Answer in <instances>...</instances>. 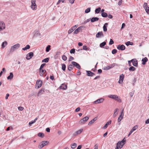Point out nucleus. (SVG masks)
I'll use <instances>...</instances> for the list:
<instances>
[{"instance_id":"nucleus-25","label":"nucleus","mask_w":149,"mask_h":149,"mask_svg":"<svg viewBox=\"0 0 149 149\" xmlns=\"http://www.w3.org/2000/svg\"><path fill=\"white\" fill-rule=\"evenodd\" d=\"M40 75L41 76H43L45 73L46 72V71L45 70L42 69L41 70H40Z\"/></svg>"},{"instance_id":"nucleus-50","label":"nucleus","mask_w":149,"mask_h":149,"mask_svg":"<svg viewBox=\"0 0 149 149\" xmlns=\"http://www.w3.org/2000/svg\"><path fill=\"white\" fill-rule=\"evenodd\" d=\"M62 58L63 60L65 61L67 60V58L65 55H63L62 56Z\"/></svg>"},{"instance_id":"nucleus-29","label":"nucleus","mask_w":149,"mask_h":149,"mask_svg":"<svg viewBox=\"0 0 149 149\" xmlns=\"http://www.w3.org/2000/svg\"><path fill=\"white\" fill-rule=\"evenodd\" d=\"M148 61V58L145 57L144 58H143L142 60V61L143 62L142 64L144 65L146 64V62Z\"/></svg>"},{"instance_id":"nucleus-23","label":"nucleus","mask_w":149,"mask_h":149,"mask_svg":"<svg viewBox=\"0 0 149 149\" xmlns=\"http://www.w3.org/2000/svg\"><path fill=\"white\" fill-rule=\"evenodd\" d=\"M108 25V23H105L104 25L103 26V31L104 32H106L107 31V27Z\"/></svg>"},{"instance_id":"nucleus-16","label":"nucleus","mask_w":149,"mask_h":149,"mask_svg":"<svg viewBox=\"0 0 149 149\" xmlns=\"http://www.w3.org/2000/svg\"><path fill=\"white\" fill-rule=\"evenodd\" d=\"M77 25H75L74 26H72L71 28H70L68 31V33L69 34L71 33L74 30H75L77 26Z\"/></svg>"},{"instance_id":"nucleus-12","label":"nucleus","mask_w":149,"mask_h":149,"mask_svg":"<svg viewBox=\"0 0 149 149\" xmlns=\"http://www.w3.org/2000/svg\"><path fill=\"white\" fill-rule=\"evenodd\" d=\"M131 62L132 63L133 65L135 67L138 66L137 61L136 59H133L131 60Z\"/></svg>"},{"instance_id":"nucleus-57","label":"nucleus","mask_w":149,"mask_h":149,"mask_svg":"<svg viewBox=\"0 0 149 149\" xmlns=\"http://www.w3.org/2000/svg\"><path fill=\"white\" fill-rule=\"evenodd\" d=\"M126 140H125L124 139L121 142L122 143L123 145H124L125 143Z\"/></svg>"},{"instance_id":"nucleus-44","label":"nucleus","mask_w":149,"mask_h":149,"mask_svg":"<svg viewBox=\"0 0 149 149\" xmlns=\"http://www.w3.org/2000/svg\"><path fill=\"white\" fill-rule=\"evenodd\" d=\"M83 49L84 50H85L87 51V50H89V48H88L87 46L85 45L83 46Z\"/></svg>"},{"instance_id":"nucleus-26","label":"nucleus","mask_w":149,"mask_h":149,"mask_svg":"<svg viewBox=\"0 0 149 149\" xmlns=\"http://www.w3.org/2000/svg\"><path fill=\"white\" fill-rule=\"evenodd\" d=\"M13 77V74L12 72L10 73V75L8 76L7 78L8 79H11Z\"/></svg>"},{"instance_id":"nucleus-33","label":"nucleus","mask_w":149,"mask_h":149,"mask_svg":"<svg viewBox=\"0 0 149 149\" xmlns=\"http://www.w3.org/2000/svg\"><path fill=\"white\" fill-rule=\"evenodd\" d=\"M101 10V8L98 7V8L96 9L95 10V12L96 13H98L100 12Z\"/></svg>"},{"instance_id":"nucleus-20","label":"nucleus","mask_w":149,"mask_h":149,"mask_svg":"<svg viewBox=\"0 0 149 149\" xmlns=\"http://www.w3.org/2000/svg\"><path fill=\"white\" fill-rule=\"evenodd\" d=\"M40 35V33L39 31L36 30L34 32V36L35 37H37L39 36Z\"/></svg>"},{"instance_id":"nucleus-37","label":"nucleus","mask_w":149,"mask_h":149,"mask_svg":"<svg viewBox=\"0 0 149 149\" xmlns=\"http://www.w3.org/2000/svg\"><path fill=\"white\" fill-rule=\"evenodd\" d=\"M136 70V68L133 66H131L129 68L130 71H134Z\"/></svg>"},{"instance_id":"nucleus-47","label":"nucleus","mask_w":149,"mask_h":149,"mask_svg":"<svg viewBox=\"0 0 149 149\" xmlns=\"http://www.w3.org/2000/svg\"><path fill=\"white\" fill-rule=\"evenodd\" d=\"M117 52V50L116 49H113L112 51V53L113 54H114L116 53Z\"/></svg>"},{"instance_id":"nucleus-9","label":"nucleus","mask_w":149,"mask_h":149,"mask_svg":"<svg viewBox=\"0 0 149 149\" xmlns=\"http://www.w3.org/2000/svg\"><path fill=\"white\" fill-rule=\"evenodd\" d=\"M117 48L118 50L123 51L125 49V47L123 45H119L118 46Z\"/></svg>"},{"instance_id":"nucleus-5","label":"nucleus","mask_w":149,"mask_h":149,"mask_svg":"<svg viewBox=\"0 0 149 149\" xmlns=\"http://www.w3.org/2000/svg\"><path fill=\"white\" fill-rule=\"evenodd\" d=\"M5 28V24L3 21H0V31L3 30Z\"/></svg>"},{"instance_id":"nucleus-15","label":"nucleus","mask_w":149,"mask_h":149,"mask_svg":"<svg viewBox=\"0 0 149 149\" xmlns=\"http://www.w3.org/2000/svg\"><path fill=\"white\" fill-rule=\"evenodd\" d=\"M83 131V129H81L74 133L73 135L74 136H76L81 134L82 132Z\"/></svg>"},{"instance_id":"nucleus-62","label":"nucleus","mask_w":149,"mask_h":149,"mask_svg":"<svg viewBox=\"0 0 149 149\" xmlns=\"http://www.w3.org/2000/svg\"><path fill=\"white\" fill-rule=\"evenodd\" d=\"M122 0H120L118 1V5L120 6L121 5V4L122 3Z\"/></svg>"},{"instance_id":"nucleus-28","label":"nucleus","mask_w":149,"mask_h":149,"mask_svg":"<svg viewBox=\"0 0 149 149\" xmlns=\"http://www.w3.org/2000/svg\"><path fill=\"white\" fill-rule=\"evenodd\" d=\"M111 121L110 120V121H109L103 127V128L104 129H106V128L107 127V126L108 125L111 124Z\"/></svg>"},{"instance_id":"nucleus-11","label":"nucleus","mask_w":149,"mask_h":149,"mask_svg":"<svg viewBox=\"0 0 149 149\" xmlns=\"http://www.w3.org/2000/svg\"><path fill=\"white\" fill-rule=\"evenodd\" d=\"M124 77V76L123 74H122L120 75L119 80L118 82L119 84H121L123 83Z\"/></svg>"},{"instance_id":"nucleus-19","label":"nucleus","mask_w":149,"mask_h":149,"mask_svg":"<svg viewBox=\"0 0 149 149\" xmlns=\"http://www.w3.org/2000/svg\"><path fill=\"white\" fill-rule=\"evenodd\" d=\"M45 92L44 88H42L39 91L38 94V96H39L42 94H43Z\"/></svg>"},{"instance_id":"nucleus-48","label":"nucleus","mask_w":149,"mask_h":149,"mask_svg":"<svg viewBox=\"0 0 149 149\" xmlns=\"http://www.w3.org/2000/svg\"><path fill=\"white\" fill-rule=\"evenodd\" d=\"M110 69V68L109 66H107L104 67V70H108Z\"/></svg>"},{"instance_id":"nucleus-31","label":"nucleus","mask_w":149,"mask_h":149,"mask_svg":"<svg viewBox=\"0 0 149 149\" xmlns=\"http://www.w3.org/2000/svg\"><path fill=\"white\" fill-rule=\"evenodd\" d=\"M7 45V42L5 41L3 42L1 45V47L2 49L4 48Z\"/></svg>"},{"instance_id":"nucleus-51","label":"nucleus","mask_w":149,"mask_h":149,"mask_svg":"<svg viewBox=\"0 0 149 149\" xmlns=\"http://www.w3.org/2000/svg\"><path fill=\"white\" fill-rule=\"evenodd\" d=\"M144 9H145V10H146V13L148 14H149V7H147L146 8H145Z\"/></svg>"},{"instance_id":"nucleus-27","label":"nucleus","mask_w":149,"mask_h":149,"mask_svg":"<svg viewBox=\"0 0 149 149\" xmlns=\"http://www.w3.org/2000/svg\"><path fill=\"white\" fill-rule=\"evenodd\" d=\"M74 68L73 65L72 64L69 65L68 67V70L69 71H70L72 70Z\"/></svg>"},{"instance_id":"nucleus-10","label":"nucleus","mask_w":149,"mask_h":149,"mask_svg":"<svg viewBox=\"0 0 149 149\" xmlns=\"http://www.w3.org/2000/svg\"><path fill=\"white\" fill-rule=\"evenodd\" d=\"M72 64L74 67L75 66V67L79 69H81V67L77 63L75 62L74 61H72L71 62Z\"/></svg>"},{"instance_id":"nucleus-1","label":"nucleus","mask_w":149,"mask_h":149,"mask_svg":"<svg viewBox=\"0 0 149 149\" xmlns=\"http://www.w3.org/2000/svg\"><path fill=\"white\" fill-rule=\"evenodd\" d=\"M109 98L113 99L119 102H121V100L119 97H118L117 95H110L108 96Z\"/></svg>"},{"instance_id":"nucleus-22","label":"nucleus","mask_w":149,"mask_h":149,"mask_svg":"<svg viewBox=\"0 0 149 149\" xmlns=\"http://www.w3.org/2000/svg\"><path fill=\"white\" fill-rule=\"evenodd\" d=\"M97 119V117H95L93 119L90 121L89 123H88V125H91Z\"/></svg>"},{"instance_id":"nucleus-32","label":"nucleus","mask_w":149,"mask_h":149,"mask_svg":"<svg viewBox=\"0 0 149 149\" xmlns=\"http://www.w3.org/2000/svg\"><path fill=\"white\" fill-rule=\"evenodd\" d=\"M106 42L105 41L103 42L100 45V47L101 48H104V46L106 45Z\"/></svg>"},{"instance_id":"nucleus-35","label":"nucleus","mask_w":149,"mask_h":149,"mask_svg":"<svg viewBox=\"0 0 149 149\" xmlns=\"http://www.w3.org/2000/svg\"><path fill=\"white\" fill-rule=\"evenodd\" d=\"M50 47L51 46L50 45H48L46 49V51L47 52H49V50H50Z\"/></svg>"},{"instance_id":"nucleus-38","label":"nucleus","mask_w":149,"mask_h":149,"mask_svg":"<svg viewBox=\"0 0 149 149\" xmlns=\"http://www.w3.org/2000/svg\"><path fill=\"white\" fill-rule=\"evenodd\" d=\"M62 69L63 71H65L66 69V65L65 64H62Z\"/></svg>"},{"instance_id":"nucleus-41","label":"nucleus","mask_w":149,"mask_h":149,"mask_svg":"<svg viewBox=\"0 0 149 149\" xmlns=\"http://www.w3.org/2000/svg\"><path fill=\"white\" fill-rule=\"evenodd\" d=\"M125 44L127 46L130 45H133V43L132 42H130V41H128L126 42Z\"/></svg>"},{"instance_id":"nucleus-54","label":"nucleus","mask_w":149,"mask_h":149,"mask_svg":"<svg viewBox=\"0 0 149 149\" xmlns=\"http://www.w3.org/2000/svg\"><path fill=\"white\" fill-rule=\"evenodd\" d=\"M134 93V91H132L131 92H130V96L131 97H132V96H133V95Z\"/></svg>"},{"instance_id":"nucleus-53","label":"nucleus","mask_w":149,"mask_h":149,"mask_svg":"<svg viewBox=\"0 0 149 149\" xmlns=\"http://www.w3.org/2000/svg\"><path fill=\"white\" fill-rule=\"evenodd\" d=\"M46 65L45 63H43L41 65L40 69V70H41L43 67Z\"/></svg>"},{"instance_id":"nucleus-21","label":"nucleus","mask_w":149,"mask_h":149,"mask_svg":"<svg viewBox=\"0 0 149 149\" xmlns=\"http://www.w3.org/2000/svg\"><path fill=\"white\" fill-rule=\"evenodd\" d=\"M67 88V85L65 84H61V86L59 87V88H60V89L63 90L66 89Z\"/></svg>"},{"instance_id":"nucleus-59","label":"nucleus","mask_w":149,"mask_h":149,"mask_svg":"<svg viewBox=\"0 0 149 149\" xmlns=\"http://www.w3.org/2000/svg\"><path fill=\"white\" fill-rule=\"evenodd\" d=\"M115 63H113L111 65H110L109 66L110 68V69L113 68L115 65Z\"/></svg>"},{"instance_id":"nucleus-8","label":"nucleus","mask_w":149,"mask_h":149,"mask_svg":"<svg viewBox=\"0 0 149 149\" xmlns=\"http://www.w3.org/2000/svg\"><path fill=\"white\" fill-rule=\"evenodd\" d=\"M123 111L124 109H123L120 113V115L119 117L118 118V123H119L123 118L124 115Z\"/></svg>"},{"instance_id":"nucleus-34","label":"nucleus","mask_w":149,"mask_h":149,"mask_svg":"<svg viewBox=\"0 0 149 149\" xmlns=\"http://www.w3.org/2000/svg\"><path fill=\"white\" fill-rule=\"evenodd\" d=\"M77 146V145L76 143H74L71 144V148L72 149L75 148Z\"/></svg>"},{"instance_id":"nucleus-46","label":"nucleus","mask_w":149,"mask_h":149,"mask_svg":"<svg viewBox=\"0 0 149 149\" xmlns=\"http://www.w3.org/2000/svg\"><path fill=\"white\" fill-rule=\"evenodd\" d=\"M84 27L83 26H81L77 28L79 31H82V30L83 28H84Z\"/></svg>"},{"instance_id":"nucleus-43","label":"nucleus","mask_w":149,"mask_h":149,"mask_svg":"<svg viewBox=\"0 0 149 149\" xmlns=\"http://www.w3.org/2000/svg\"><path fill=\"white\" fill-rule=\"evenodd\" d=\"M91 11V8H88L87 9L85 10V12L86 13H88L90 12Z\"/></svg>"},{"instance_id":"nucleus-55","label":"nucleus","mask_w":149,"mask_h":149,"mask_svg":"<svg viewBox=\"0 0 149 149\" xmlns=\"http://www.w3.org/2000/svg\"><path fill=\"white\" fill-rule=\"evenodd\" d=\"M147 7H148V6L147 4L146 3H144L143 4V7L145 8H146Z\"/></svg>"},{"instance_id":"nucleus-6","label":"nucleus","mask_w":149,"mask_h":149,"mask_svg":"<svg viewBox=\"0 0 149 149\" xmlns=\"http://www.w3.org/2000/svg\"><path fill=\"white\" fill-rule=\"evenodd\" d=\"M89 119V117L88 116H86L82 119H81L79 121L80 124H84Z\"/></svg>"},{"instance_id":"nucleus-58","label":"nucleus","mask_w":149,"mask_h":149,"mask_svg":"<svg viewBox=\"0 0 149 149\" xmlns=\"http://www.w3.org/2000/svg\"><path fill=\"white\" fill-rule=\"evenodd\" d=\"M18 109L19 111H22L24 109V108L22 107H18Z\"/></svg>"},{"instance_id":"nucleus-30","label":"nucleus","mask_w":149,"mask_h":149,"mask_svg":"<svg viewBox=\"0 0 149 149\" xmlns=\"http://www.w3.org/2000/svg\"><path fill=\"white\" fill-rule=\"evenodd\" d=\"M118 110V108H116L115 110V112L113 114V118L115 117L118 115V112L117 111Z\"/></svg>"},{"instance_id":"nucleus-2","label":"nucleus","mask_w":149,"mask_h":149,"mask_svg":"<svg viewBox=\"0 0 149 149\" xmlns=\"http://www.w3.org/2000/svg\"><path fill=\"white\" fill-rule=\"evenodd\" d=\"M31 9L33 10H36L37 9V6L36 3V0H31Z\"/></svg>"},{"instance_id":"nucleus-64","label":"nucleus","mask_w":149,"mask_h":149,"mask_svg":"<svg viewBox=\"0 0 149 149\" xmlns=\"http://www.w3.org/2000/svg\"><path fill=\"white\" fill-rule=\"evenodd\" d=\"M125 24L124 23H123L122 24V25L121 29H122L124 28L125 27Z\"/></svg>"},{"instance_id":"nucleus-14","label":"nucleus","mask_w":149,"mask_h":149,"mask_svg":"<svg viewBox=\"0 0 149 149\" xmlns=\"http://www.w3.org/2000/svg\"><path fill=\"white\" fill-rule=\"evenodd\" d=\"M104 34L102 31L98 32L96 35V37L97 38H100L104 36Z\"/></svg>"},{"instance_id":"nucleus-39","label":"nucleus","mask_w":149,"mask_h":149,"mask_svg":"<svg viewBox=\"0 0 149 149\" xmlns=\"http://www.w3.org/2000/svg\"><path fill=\"white\" fill-rule=\"evenodd\" d=\"M138 127L137 125H136L134 127L131 129V130L133 132Z\"/></svg>"},{"instance_id":"nucleus-60","label":"nucleus","mask_w":149,"mask_h":149,"mask_svg":"<svg viewBox=\"0 0 149 149\" xmlns=\"http://www.w3.org/2000/svg\"><path fill=\"white\" fill-rule=\"evenodd\" d=\"M79 31H78V29H77L74 31V33L75 34H77Z\"/></svg>"},{"instance_id":"nucleus-45","label":"nucleus","mask_w":149,"mask_h":149,"mask_svg":"<svg viewBox=\"0 0 149 149\" xmlns=\"http://www.w3.org/2000/svg\"><path fill=\"white\" fill-rule=\"evenodd\" d=\"M49 60V59L48 58H45L44 59H43L42 60V62H45V63H47L48 62Z\"/></svg>"},{"instance_id":"nucleus-52","label":"nucleus","mask_w":149,"mask_h":149,"mask_svg":"<svg viewBox=\"0 0 149 149\" xmlns=\"http://www.w3.org/2000/svg\"><path fill=\"white\" fill-rule=\"evenodd\" d=\"M114 43L113 40L112 39H110V41L109 42V45H111Z\"/></svg>"},{"instance_id":"nucleus-40","label":"nucleus","mask_w":149,"mask_h":149,"mask_svg":"<svg viewBox=\"0 0 149 149\" xmlns=\"http://www.w3.org/2000/svg\"><path fill=\"white\" fill-rule=\"evenodd\" d=\"M38 136L42 138L44 136V135L43 133L40 132L38 133Z\"/></svg>"},{"instance_id":"nucleus-49","label":"nucleus","mask_w":149,"mask_h":149,"mask_svg":"<svg viewBox=\"0 0 149 149\" xmlns=\"http://www.w3.org/2000/svg\"><path fill=\"white\" fill-rule=\"evenodd\" d=\"M71 54H74L75 52V49H74L73 48L71 49L70 51Z\"/></svg>"},{"instance_id":"nucleus-17","label":"nucleus","mask_w":149,"mask_h":149,"mask_svg":"<svg viewBox=\"0 0 149 149\" xmlns=\"http://www.w3.org/2000/svg\"><path fill=\"white\" fill-rule=\"evenodd\" d=\"M86 75L88 76L92 77L95 75V74L90 71L86 70Z\"/></svg>"},{"instance_id":"nucleus-61","label":"nucleus","mask_w":149,"mask_h":149,"mask_svg":"<svg viewBox=\"0 0 149 149\" xmlns=\"http://www.w3.org/2000/svg\"><path fill=\"white\" fill-rule=\"evenodd\" d=\"M80 108L78 107L75 109V112H78L80 111Z\"/></svg>"},{"instance_id":"nucleus-18","label":"nucleus","mask_w":149,"mask_h":149,"mask_svg":"<svg viewBox=\"0 0 149 149\" xmlns=\"http://www.w3.org/2000/svg\"><path fill=\"white\" fill-rule=\"evenodd\" d=\"M104 100V99L103 98H101L98 99L94 102V103L95 104L100 103L102 102Z\"/></svg>"},{"instance_id":"nucleus-7","label":"nucleus","mask_w":149,"mask_h":149,"mask_svg":"<svg viewBox=\"0 0 149 149\" xmlns=\"http://www.w3.org/2000/svg\"><path fill=\"white\" fill-rule=\"evenodd\" d=\"M33 56V52H31L29 53L26 56V58L29 60Z\"/></svg>"},{"instance_id":"nucleus-36","label":"nucleus","mask_w":149,"mask_h":149,"mask_svg":"<svg viewBox=\"0 0 149 149\" xmlns=\"http://www.w3.org/2000/svg\"><path fill=\"white\" fill-rule=\"evenodd\" d=\"M102 16L104 17H106L107 16V13L103 12L101 13Z\"/></svg>"},{"instance_id":"nucleus-56","label":"nucleus","mask_w":149,"mask_h":149,"mask_svg":"<svg viewBox=\"0 0 149 149\" xmlns=\"http://www.w3.org/2000/svg\"><path fill=\"white\" fill-rule=\"evenodd\" d=\"M74 58L73 57L70 56L69 58V61H71L72 60H73Z\"/></svg>"},{"instance_id":"nucleus-3","label":"nucleus","mask_w":149,"mask_h":149,"mask_svg":"<svg viewBox=\"0 0 149 149\" xmlns=\"http://www.w3.org/2000/svg\"><path fill=\"white\" fill-rule=\"evenodd\" d=\"M20 47V45L19 43H17L16 44L11 47L10 49V52H13L15 49H17Z\"/></svg>"},{"instance_id":"nucleus-4","label":"nucleus","mask_w":149,"mask_h":149,"mask_svg":"<svg viewBox=\"0 0 149 149\" xmlns=\"http://www.w3.org/2000/svg\"><path fill=\"white\" fill-rule=\"evenodd\" d=\"M49 143V142L47 141H43L39 143L38 148H41Z\"/></svg>"},{"instance_id":"nucleus-42","label":"nucleus","mask_w":149,"mask_h":149,"mask_svg":"<svg viewBox=\"0 0 149 149\" xmlns=\"http://www.w3.org/2000/svg\"><path fill=\"white\" fill-rule=\"evenodd\" d=\"M117 145H119L120 148H122L123 147V146L124 145H123V144L121 143V142H118V143L117 144Z\"/></svg>"},{"instance_id":"nucleus-24","label":"nucleus","mask_w":149,"mask_h":149,"mask_svg":"<svg viewBox=\"0 0 149 149\" xmlns=\"http://www.w3.org/2000/svg\"><path fill=\"white\" fill-rule=\"evenodd\" d=\"M99 19V18L97 17H93L91 19V22H95L97 21Z\"/></svg>"},{"instance_id":"nucleus-13","label":"nucleus","mask_w":149,"mask_h":149,"mask_svg":"<svg viewBox=\"0 0 149 149\" xmlns=\"http://www.w3.org/2000/svg\"><path fill=\"white\" fill-rule=\"evenodd\" d=\"M42 81L40 80H38L36 83V85L37 86V89L40 88L42 86Z\"/></svg>"},{"instance_id":"nucleus-63","label":"nucleus","mask_w":149,"mask_h":149,"mask_svg":"<svg viewBox=\"0 0 149 149\" xmlns=\"http://www.w3.org/2000/svg\"><path fill=\"white\" fill-rule=\"evenodd\" d=\"M50 78L52 80H54V77L53 76H51V75L50 77Z\"/></svg>"}]
</instances>
